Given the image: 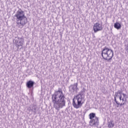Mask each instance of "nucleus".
Wrapping results in <instances>:
<instances>
[{
  "mask_svg": "<svg viewBox=\"0 0 128 128\" xmlns=\"http://www.w3.org/2000/svg\"><path fill=\"white\" fill-rule=\"evenodd\" d=\"M52 102L54 104V107L57 110L66 106V96L62 89L59 88L52 95Z\"/></svg>",
  "mask_w": 128,
  "mask_h": 128,
  "instance_id": "obj_1",
  "label": "nucleus"
},
{
  "mask_svg": "<svg viewBox=\"0 0 128 128\" xmlns=\"http://www.w3.org/2000/svg\"><path fill=\"white\" fill-rule=\"evenodd\" d=\"M126 98H128L126 94L122 93V91L118 90L117 92H115L114 100L118 106H124L126 102Z\"/></svg>",
  "mask_w": 128,
  "mask_h": 128,
  "instance_id": "obj_2",
  "label": "nucleus"
},
{
  "mask_svg": "<svg viewBox=\"0 0 128 128\" xmlns=\"http://www.w3.org/2000/svg\"><path fill=\"white\" fill-rule=\"evenodd\" d=\"M16 18V23L20 26H24L28 23V18L24 14V12L22 10H18L14 15Z\"/></svg>",
  "mask_w": 128,
  "mask_h": 128,
  "instance_id": "obj_3",
  "label": "nucleus"
},
{
  "mask_svg": "<svg viewBox=\"0 0 128 128\" xmlns=\"http://www.w3.org/2000/svg\"><path fill=\"white\" fill-rule=\"evenodd\" d=\"M86 100L82 98V95H77L72 99V104L75 108H80L82 106V104H84Z\"/></svg>",
  "mask_w": 128,
  "mask_h": 128,
  "instance_id": "obj_4",
  "label": "nucleus"
},
{
  "mask_svg": "<svg viewBox=\"0 0 128 128\" xmlns=\"http://www.w3.org/2000/svg\"><path fill=\"white\" fill-rule=\"evenodd\" d=\"M102 56L104 60H112V56H114V52L112 49L106 46L102 50Z\"/></svg>",
  "mask_w": 128,
  "mask_h": 128,
  "instance_id": "obj_5",
  "label": "nucleus"
},
{
  "mask_svg": "<svg viewBox=\"0 0 128 128\" xmlns=\"http://www.w3.org/2000/svg\"><path fill=\"white\" fill-rule=\"evenodd\" d=\"M93 30L94 32H98L102 30V24L96 22L93 26Z\"/></svg>",
  "mask_w": 128,
  "mask_h": 128,
  "instance_id": "obj_6",
  "label": "nucleus"
},
{
  "mask_svg": "<svg viewBox=\"0 0 128 128\" xmlns=\"http://www.w3.org/2000/svg\"><path fill=\"white\" fill-rule=\"evenodd\" d=\"M24 40L22 38H17L15 40V46L17 48H20V46H24Z\"/></svg>",
  "mask_w": 128,
  "mask_h": 128,
  "instance_id": "obj_7",
  "label": "nucleus"
},
{
  "mask_svg": "<svg viewBox=\"0 0 128 128\" xmlns=\"http://www.w3.org/2000/svg\"><path fill=\"white\" fill-rule=\"evenodd\" d=\"M98 117H95L94 119H92L90 120L89 122L90 125L91 126H98Z\"/></svg>",
  "mask_w": 128,
  "mask_h": 128,
  "instance_id": "obj_8",
  "label": "nucleus"
},
{
  "mask_svg": "<svg viewBox=\"0 0 128 128\" xmlns=\"http://www.w3.org/2000/svg\"><path fill=\"white\" fill-rule=\"evenodd\" d=\"M34 82L29 80L26 82V86L28 88H32L34 87Z\"/></svg>",
  "mask_w": 128,
  "mask_h": 128,
  "instance_id": "obj_9",
  "label": "nucleus"
},
{
  "mask_svg": "<svg viewBox=\"0 0 128 128\" xmlns=\"http://www.w3.org/2000/svg\"><path fill=\"white\" fill-rule=\"evenodd\" d=\"M108 126L109 128H114V122L112 120H110L108 124Z\"/></svg>",
  "mask_w": 128,
  "mask_h": 128,
  "instance_id": "obj_10",
  "label": "nucleus"
},
{
  "mask_svg": "<svg viewBox=\"0 0 128 128\" xmlns=\"http://www.w3.org/2000/svg\"><path fill=\"white\" fill-rule=\"evenodd\" d=\"M114 28L116 30H120L122 28V25L118 22H116L114 24Z\"/></svg>",
  "mask_w": 128,
  "mask_h": 128,
  "instance_id": "obj_11",
  "label": "nucleus"
},
{
  "mask_svg": "<svg viewBox=\"0 0 128 128\" xmlns=\"http://www.w3.org/2000/svg\"><path fill=\"white\" fill-rule=\"evenodd\" d=\"M96 118L97 117L96 116V114L92 112L89 114L90 120H94V118Z\"/></svg>",
  "mask_w": 128,
  "mask_h": 128,
  "instance_id": "obj_12",
  "label": "nucleus"
}]
</instances>
